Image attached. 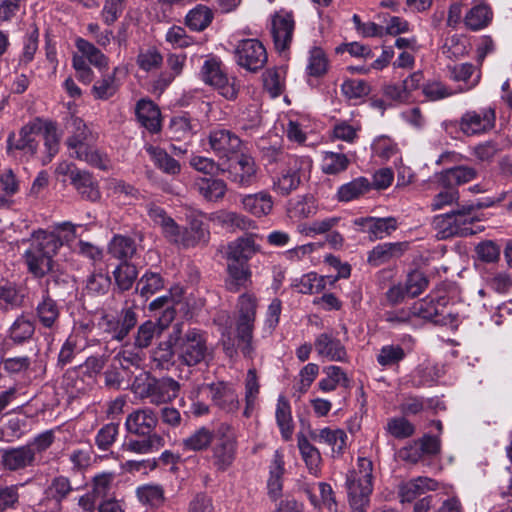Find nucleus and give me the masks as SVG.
I'll return each mask as SVG.
<instances>
[{
	"label": "nucleus",
	"mask_w": 512,
	"mask_h": 512,
	"mask_svg": "<svg viewBox=\"0 0 512 512\" xmlns=\"http://www.w3.org/2000/svg\"><path fill=\"white\" fill-rule=\"evenodd\" d=\"M29 247L24 253L29 272L42 277L52 269V257L62 246L61 239L53 232L38 231L29 240Z\"/></svg>",
	"instance_id": "f257e3e1"
},
{
	"label": "nucleus",
	"mask_w": 512,
	"mask_h": 512,
	"mask_svg": "<svg viewBox=\"0 0 512 512\" xmlns=\"http://www.w3.org/2000/svg\"><path fill=\"white\" fill-rule=\"evenodd\" d=\"M67 109L71 114L67 127L71 133L68 141V146L72 150L71 156L101 169H106V160L91 146L96 139V135L81 118L75 117L76 111L71 105Z\"/></svg>",
	"instance_id": "f03ea898"
},
{
	"label": "nucleus",
	"mask_w": 512,
	"mask_h": 512,
	"mask_svg": "<svg viewBox=\"0 0 512 512\" xmlns=\"http://www.w3.org/2000/svg\"><path fill=\"white\" fill-rule=\"evenodd\" d=\"M372 472V461L359 457L356 468L347 476L349 504L353 512H367L373 491Z\"/></svg>",
	"instance_id": "7ed1b4c3"
},
{
	"label": "nucleus",
	"mask_w": 512,
	"mask_h": 512,
	"mask_svg": "<svg viewBox=\"0 0 512 512\" xmlns=\"http://www.w3.org/2000/svg\"><path fill=\"white\" fill-rule=\"evenodd\" d=\"M478 220L474 205H463L435 218V225L441 238L473 235L474 224Z\"/></svg>",
	"instance_id": "20e7f679"
},
{
	"label": "nucleus",
	"mask_w": 512,
	"mask_h": 512,
	"mask_svg": "<svg viewBox=\"0 0 512 512\" xmlns=\"http://www.w3.org/2000/svg\"><path fill=\"white\" fill-rule=\"evenodd\" d=\"M256 298L251 294H242L238 299L239 318L237 321L238 346L245 357H251L254 348L252 333L256 317Z\"/></svg>",
	"instance_id": "39448f33"
},
{
	"label": "nucleus",
	"mask_w": 512,
	"mask_h": 512,
	"mask_svg": "<svg viewBox=\"0 0 512 512\" xmlns=\"http://www.w3.org/2000/svg\"><path fill=\"white\" fill-rule=\"evenodd\" d=\"M211 449V461L218 471H226L232 466L237 452V436L228 423L217 426V435Z\"/></svg>",
	"instance_id": "423d86ee"
},
{
	"label": "nucleus",
	"mask_w": 512,
	"mask_h": 512,
	"mask_svg": "<svg viewBox=\"0 0 512 512\" xmlns=\"http://www.w3.org/2000/svg\"><path fill=\"white\" fill-rule=\"evenodd\" d=\"M311 168L312 160L309 157L289 156L280 175L273 181V190L284 196L290 194L307 177Z\"/></svg>",
	"instance_id": "0eeeda50"
},
{
	"label": "nucleus",
	"mask_w": 512,
	"mask_h": 512,
	"mask_svg": "<svg viewBox=\"0 0 512 512\" xmlns=\"http://www.w3.org/2000/svg\"><path fill=\"white\" fill-rule=\"evenodd\" d=\"M202 81L214 87L227 100H234L238 95L235 78L227 75L222 61L216 57L207 58L200 70Z\"/></svg>",
	"instance_id": "6e6552de"
},
{
	"label": "nucleus",
	"mask_w": 512,
	"mask_h": 512,
	"mask_svg": "<svg viewBox=\"0 0 512 512\" xmlns=\"http://www.w3.org/2000/svg\"><path fill=\"white\" fill-rule=\"evenodd\" d=\"M176 349L180 361L187 366H195L208 355L207 339L203 331L191 328L178 338Z\"/></svg>",
	"instance_id": "1a4fd4ad"
},
{
	"label": "nucleus",
	"mask_w": 512,
	"mask_h": 512,
	"mask_svg": "<svg viewBox=\"0 0 512 512\" xmlns=\"http://www.w3.org/2000/svg\"><path fill=\"white\" fill-rule=\"evenodd\" d=\"M496 113L492 107H481L464 112L459 121V130L468 137L483 135L495 126Z\"/></svg>",
	"instance_id": "9d476101"
},
{
	"label": "nucleus",
	"mask_w": 512,
	"mask_h": 512,
	"mask_svg": "<svg viewBox=\"0 0 512 512\" xmlns=\"http://www.w3.org/2000/svg\"><path fill=\"white\" fill-rule=\"evenodd\" d=\"M236 63L249 72H257L267 62V52L258 39H243L234 51Z\"/></svg>",
	"instance_id": "9b49d317"
},
{
	"label": "nucleus",
	"mask_w": 512,
	"mask_h": 512,
	"mask_svg": "<svg viewBox=\"0 0 512 512\" xmlns=\"http://www.w3.org/2000/svg\"><path fill=\"white\" fill-rule=\"evenodd\" d=\"M44 127V120L35 118L21 128L18 139H16L14 133H10L7 139V151L10 153L19 150L27 155L34 156L38 149L36 138L42 135Z\"/></svg>",
	"instance_id": "f8f14e48"
},
{
	"label": "nucleus",
	"mask_w": 512,
	"mask_h": 512,
	"mask_svg": "<svg viewBox=\"0 0 512 512\" xmlns=\"http://www.w3.org/2000/svg\"><path fill=\"white\" fill-rule=\"evenodd\" d=\"M208 144L218 159L230 161L241 151L242 140L228 129L217 128L209 132Z\"/></svg>",
	"instance_id": "ddd939ff"
},
{
	"label": "nucleus",
	"mask_w": 512,
	"mask_h": 512,
	"mask_svg": "<svg viewBox=\"0 0 512 512\" xmlns=\"http://www.w3.org/2000/svg\"><path fill=\"white\" fill-rule=\"evenodd\" d=\"M137 323V314L133 307L123 308L119 315L105 314L100 322L101 329L111 338L122 341Z\"/></svg>",
	"instance_id": "4468645a"
},
{
	"label": "nucleus",
	"mask_w": 512,
	"mask_h": 512,
	"mask_svg": "<svg viewBox=\"0 0 512 512\" xmlns=\"http://www.w3.org/2000/svg\"><path fill=\"white\" fill-rule=\"evenodd\" d=\"M295 30L293 15L286 11L276 12L271 19V35L277 51H287L292 43Z\"/></svg>",
	"instance_id": "2eb2a0df"
},
{
	"label": "nucleus",
	"mask_w": 512,
	"mask_h": 512,
	"mask_svg": "<svg viewBox=\"0 0 512 512\" xmlns=\"http://www.w3.org/2000/svg\"><path fill=\"white\" fill-rule=\"evenodd\" d=\"M228 179L241 188H248L256 183L258 168L254 159L246 154H241L236 162L224 168Z\"/></svg>",
	"instance_id": "dca6fc26"
},
{
	"label": "nucleus",
	"mask_w": 512,
	"mask_h": 512,
	"mask_svg": "<svg viewBox=\"0 0 512 512\" xmlns=\"http://www.w3.org/2000/svg\"><path fill=\"white\" fill-rule=\"evenodd\" d=\"M180 385L169 377L152 379L148 382L145 395L149 402L154 405H161L171 402L178 396Z\"/></svg>",
	"instance_id": "f3484780"
},
{
	"label": "nucleus",
	"mask_w": 512,
	"mask_h": 512,
	"mask_svg": "<svg viewBox=\"0 0 512 512\" xmlns=\"http://www.w3.org/2000/svg\"><path fill=\"white\" fill-rule=\"evenodd\" d=\"M447 73L450 80L462 83L456 91L459 93L474 89L481 80V68L469 62L448 65Z\"/></svg>",
	"instance_id": "a211bd4d"
},
{
	"label": "nucleus",
	"mask_w": 512,
	"mask_h": 512,
	"mask_svg": "<svg viewBox=\"0 0 512 512\" xmlns=\"http://www.w3.org/2000/svg\"><path fill=\"white\" fill-rule=\"evenodd\" d=\"M158 417L150 408L137 409L131 412L125 421L127 432L134 435H153Z\"/></svg>",
	"instance_id": "6ab92c4d"
},
{
	"label": "nucleus",
	"mask_w": 512,
	"mask_h": 512,
	"mask_svg": "<svg viewBox=\"0 0 512 512\" xmlns=\"http://www.w3.org/2000/svg\"><path fill=\"white\" fill-rule=\"evenodd\" d=\"M447 300L445 297H434L428 295L425 298L415 301L413 309L418 326L425 321L439 323V317L443 314Z\"/></svg>",
	"instance_id": "aec40b11"
},
{
	"label": "nucleus",
	"mask_w": 512,
	"mask_h": 512,
	"mask_svg": "<svg viewBox=\"0 0 512 512\" xmlns=\"http://www.w3.org/2000/svg\"><path fill=\"white\" fill-rule=\"evenodd\" d=\"M314 348L319 357L329 361L345 362L347 352L341 341L331 333H320L314 341Z\"/></svg>",
	"instance_id": "412c9836"
},
{
	"label": "nucleus",
	"mask_w": 512,
	"mask_h": 512,
	"mask_svg": "<svg viewBox=\"0 0 512 512\" xmlns=\"http://www.w3.org/2000/svg\"><path fill=\"white\" fill-rule=\"evenodd\" d=\"M256 235L242 236L230 242L227 246V261L248 263L252 257L260 251V246L255 242Z\"/></svg>",
	"instance_id": "4be33fe9"
},
{
	"label": "nucleus",
	"mask_w": 512,
	"mask_h": 512,
	"mask_svg": "<svg viewBox=\"0 0 512 512\" xmlns=\"http://www.w3.org/2000/svg\"><path fill=\"white\" fill-rule=\"evenodd\" d=\"M440 484L429 477L419 476L403 482L399 485L398 495L401 502H412L421 495L429 492L436 491Z\"/></svg>",
	"instance_id": "5701e85b"
},
{
	"label": "nucleus",
	"mask_w": 512,
	"mask_h": 512,
	"mask_svg": "<svg viewBox=\"0 0 512 512\" xmlns=\"http://www.w3.org/2000/svg\"><path fill=\"white\" fill-rule=\"evenodd\" d=\"M240 203L245 212L256 218L268 216L271 214L274 207L273 197L265 190L242 195Z\"/></svg>",
	"instance_id": "b1692460"
},
{
	"label": "nucleus",
	"mask_w": 512,
	"mask_h": 512,
	"mask_svg": "<svg viewBox=\"0 0 512 512\" xmlns=\"http://www.w3.org/2000/svg\"><path fill=\"white\" fill-rule=\"evenodd\" d=\"M355 225L361 226L369 234L371 240L383 239L391 235L397 228L398 222L394 217L376 218L365 217L355 220Z\"/></svg>",
	"instance_id": "393cba45"
},
{
	"label": "nucleus",
	"mask_w": 512,
	"mask_h": 512,
	"mask_svg": "<svg viewBox=\"0 0 512 512\" xmlns=\"http://www.w3.org/2000/svg\"><path fill=\"white\" fill-rule=\"evenodd\" d=\"M212 402L227 413H234L239 409V399L232 385L224 382L209 385Z\"/></svg>",
	"instance_id": "a878e982"
},
{
	"label": "nucleus",
	"mask_w": 512,
	"mask_h": 512,
	"mask_svg": "<svg viewBox=\"0 0 512 512\" xmlns=\"http://www.w3.org/2000/svg\"><path fill=\"white\" fill-rule=\"evenodd\" d=\"M493 12L484 0H474L472 7L467 10L463 22L471 31H479L486 28L492 21Z\"/></svg>",
	"instance_id": "bb28decb"
},
{
	"label": "nucleus",
	"mask_w": 512,
	"mask_h": 512,
	"mask_svg": "<svg viewBox=\"0 0 512 512\" xmlns=\"http://www.w3.org/2000/svg\"><path fill=\"white\" fill-rule=\"evenodd\" d=\"M35 453L31 445H24L17 448H10L3 451L2 463L4 467L11 471L24 469L33 465Z\"/></svg>",
	"instance_id": "cd10ccee"
},
{
	"label": "nucleus",
	"mask_w": 512,
	"mask_h": 512,
	"mask_svg": "<svg viewBox=\"0 0 512 512\" xmlns=\"http://www.w3.org/2000/svg\"><path fill=\"white\" fill-rule=\"evenodd\" d=\"M71 184L81 195L83 199L89 201H97L101 197V193L97 182L87 171L69 170Z\"/></svg>",
	"instance_id": "c85d7f7f"
},
{
	"label": "nucleus",
	"mask_w": 512,
	"mask_h": 512,
	"mask_svg": "<svg viewBox=\"0 0 512 512\" xmlns=\"http://www.w3.org/2000/svg\"><path fill=\"white\" fill-rule=\"evenodd\" d=\"M407 242L382 243L375 246L368 254V263L372 266H380L392 259L401 257L408 249Z\"/></svg>",
	"instance_id": "c756f323"
},
{
	"label": "nucleus",
	"mask_w": 512,
	"mask_h": 512,
	"mask_svg": "<svg viewBox=\"0 0 512 512\" xmlns=\"http://www.w3.org/2000/svg\"><path fill=\"white\" fill-rule=\"evenodd\" d=\"M217 435V428L210 429L207 426L198 427L190 435L182 439L181 447L183 451L200 452L209 448Z\"/></svg>",
	"instance_id": "7c9ffc66"
},
{
	"label": "nucleus",
	"mask_w": 512,
	"mask_h": 512,
	"mask_svg": "<svg viewBox=\"0 0 512 512\" xmlns=\"http://www.w3.org/2000/svg\"><path fill=\"white\" fill-rule=\"evenodd\" d=\"M135 113L139 123L147 130L152 133L160 130V110L151 100H139L136 104Z\"/></svg>",
	"instance_id": "2f4dec72"
},
{
	"label": "nucleus",
	"mask_w": 512,
	"mask_h": 512,
	"mask_svg": "<svg viewBox=\"0 0 512 512\" xmlns=\"http://www.w3.org/2000/svg\"><path fill=\"white\" fill-rule=\"evenodd\" d=\"M227 273L225 285L231 292H238L251 284L252 272L248 263L228 262Z\"/></svg>",
	"instance_id": "473e14b6"
},
{
	"label": "nucleus",
	"mask_w": 512,
	"mask_h": 512,
	"mask_svg": "<svg viewBox=\"0 0 512 512\" xmlns=\"http://www.w3.org/2000/svg\"><path fill=\"white\" fill-rule=\"evenodd\" d=\"M143 439L127 438L122 444V450L135 454H150L164 446V439L159 434L141 435Z\"/></svg>",
	"instance_id": "72a5a7b5"
},
{
	"label": "nucleus",
	"mask_w": 512,
	"mask_h": 512,
	"mask_svg": "<svg viewBox=\"0 0 512 512\" xmlns=\"http://www.w3.org/2000/svg\"><path fill=\"white\" fill-rule=\"evenodd\" d=\"M211 220L229 230H248L255 227L253 220L234 211L220 210L213 214Z\"/></svg>",
	"instance_id": "f704fd0d"
},
{
	"label": "nucleus",
	"mask_w": 512,
	"mask_h": 512,
	"mask_svg": "<svg viewBox=\"0 0 512 512\" xmlns=\"http://www.w3.org/2000/svg\"><path fill=\"white\" fill-rule=\"evenodd\" d=\"M297 446L309 473L318 476L322 462L319 450L302 434L297 436Z\"/></svg>",
	"instance_id": "c9c22d12"
},
{
	"label": "nucleus",
	"mask_w": 512,
	"mask_h": 512,
	"mask_svg": "<svg viewBox=\"0 0 512 512\" xmlns=\"http://www.w3.org/2000/svg\"><path fill=\"white\" fill-rule=\"evenodd\" d=\"M312 440L318 443H325L332 447L333 451L342 453L345 446L347 435L342 429H331L329 427L322 428L318 431L310 433Z\"/></svg>",
	"instance_id": "e433bc0d"
},
{
	"label": "nucleus",
	"mask_w": 512,
	"mask_h": 512,
	"mask_svg": "<svg viewBox=\"0 0 512 512\" xmlns=\"http://www.w3.org/2000/svg\"><path fill=\"white\" fill-rule=\"evenodd\" d=\"M196 186L200 195L211 202L223 199L227 192L226 182L218 178H199Z\"/></svg>",
	"instance_id": "4c0bfd02"
},
{
	"label": "nucleus",
	"mask_w": 512,
	"mask_h": 512,
	"mask_svg": "<svg viewBox=\"0 0 512 512\" xmlns=\"http://www.w3.org/2000/svg\"><path fill=\"white\" fill-rule=\"evenodd\" d=\"M351 163L348 154L334 151L322 152L321 170L327 175H338L346 171Z\"/></svg>",
	"instance_id": "58836bf2"
},
{
	"label": "nucleus",
	"mask_w": 512,
	"mask_h": 512,
	"mask_svg": "<svg viewBox=\"0 0 512 512\" xmlns=\"http://www.w3.org/2000/svg\"><path fill=\"white\" fill-rule=\"evenodd\" d=\"M24 294L20 287L9 281L0 282V308L9 311L22 306Z\"/></svg>",
	"instance_id": "ea45409f"
},
{
	"label": "nucleus",
	"mask_w": 512,
	"mask_h": 512,
	"mask_svg": "<svg viewBox=\"0 0 512 512\" xmlns=\"http://www.w3.org/2000/svg\"><path fill=\"white\" fill-rule=\"evenodd\" d=\"M118 68H114L112 73L103 75L92 86L91 93L96 100H108L113 97L118 89L119 83L116 79Z\"/></svg>",
	"instance_id": "a19ab883"
},
{
	"label": "nucleus",
	"mask_w": 512,
	"mask_h": 512,
	"mask_svg": "<svg viewBox=\"0 0 512 512\" xmlns=\"http://www.w3.org/2000/svg\"><path fill=\"white\" fill-rule=\"evenodd\" d=\"M139 502L149 508H159L165 502L164 489L158 484H144L136 489Z\"/></svg>",
	"instance_id": "79ce46f5"
},
{
	"label": "nucleus",
	"mask_w": 512,
	"mask_h": 512,
	"mask_svg": "<svg viewBox=\"0 0 512 512\" xmlns=\"http://www.w3.org/2000/svg\"><path fill=\"white\" fill-rule=\"evenodd\" d=\"M213 20V12L206 5L198 4L185 17V24L192 31L205 30Z\"/></svg>",
	"instance_id": "37998d69"
},
{
	"label": "nucleus",
	"mask_w": 512,
	"mask_h": 512,
	"mask_svg": "<svg viewBox=\"0 0 512 512\" xmlns=\"http://www.w3.org/2000/svg\"><path fill=\"white\" fill-rule=\"evenodd\" d=\"M371 189V182L365 177H358L341 185L337 191L340 201L349 202L359 198Z\"/></svg>",
	"instance_id": "c03bdc74"
},
{
	"label": "nucleus",
	"mask_w": 512,
	"mask_h": 512,
	"mask_svg": "<svg viewBox=\"0 0 512 512\" xmlns=\"http://www.w3.org/2000/svg\"><path fill=\"white\" fill-rule=\"evenodd\" d=\"M276 421L284 440L291 439L293 434V420L289 402L282 396L278 398L276 406Z\"/></svg>",
	"instance_id": "a18cd8bd"
},
{
	"label": "nucleus",
	"mask_w": 512,
	"mask_h": 512,
	"mask_svg": "<svg viewBox=\"0 0 512 512\" xmlns=\"http://www.w3.org/2000/svg\"><path fill=\"white\" fill-rule=\"evenodd\" d=\"M323 372L326 374V377L318 382L320 391L328 393L334 391L339 385L348 386V377L341 367L331 365L324 368Z\"/></svg>",
	"instance_id": "49530a36"
},
{
	"label": "nucleus",
	"mask_w": 512,
	"mask_h": 512,
	"mask_svg": "<svg viewBox=\"0 0 512 512\" xmlns=\"http://www.w3.org/2000/svg\"><path fill=\"white\" fill-rule=\"evenodd\" d=\"M442 54L453 61L459 60L469 52V43L465 36L454 34L447 37L442 48Z\"/></svg>",
	"instance_id": "de8ad7c7"
},
{
	"label": "nucleus",
	"mask_w": 512,
	"mask_h": 512,
	"mask_svg": "<svg viewBox=\"0 0 512 512\" xmlns=\"http://www.w3.org/2000/svg\"><path fill=\"white\" fill-rule=\"evenodd\" d=\"M42 135L44 138L45 157L43 163L46 164L54 158L60 151V136L57 134V128L54 122L44 120Z\"/></svg>",
	"instance_id": "09e8293b"
},
{
	"label": "nucleus",
	"mask_w": 512,
	"mask_h": 512,
	"mask_svg": "<svg viewBox=\"0 0 512 512\" xmlns=\"http://www.w3.org/2000/svg\"><path fill=\"white\" fill-rule=\"evenodd\" d=\"M441 175L445 182L454 187L476 179L478 172L474 167L459 165L444 170Z\"/></svg>",
	"instance_id": "8fccbe9b"
},
{
	"label": "nucleus",
	"mask_w": 512,
	"mask_h": 512,
	"mask_svg": "<svg viewBox=\"0 0 512 512\" xmlns=\"http://www.w3.org/2000/svg\"><path fill=\"white\" fill-rule=\"evenodd\" d=\"M146 152L149 154L154 164L165 173L174 175L180 172L178 161L168 155L167 152L160 147L149 145L146 147Z\"/></svg>",
	"instance_id": "3c124183"
},
{
	"label": "nucleus",
	"mask_w": 512,
	"mask_h": 512,
	"mask_svg": "<svg viewBox=\"0 0 512 512\" xmlns=\"http://www.w3.org/2000/svg\"><path fill=\"white\" fill-rule=\"evenodd\" d=\"M197 128V121L191 119L188 115L173 117L170 123V132L172 136L178 140L191 137L196 133Z\"/></svg>",
	"instance_id": "603ef678"
},
{
	"label": "nucleus",
	"mask_w": 512,
	"mask_h": 512,
	"mask_svg": "<svg viewBox=\"0 0 512 512\" xmlns=\"http://www.w3.org/2000/svg\"><path fill=\"white\" fill-rule=\"evenodd\" d=\"M328 70V59L320 47L314 46L309 50L306 72L309 76L320 77Z\"/></svg>",
	"instance_id": "864d4df0"
},
{
	"label": "nucleus",
	"mask_w": 512,
	"mask_h": 512,
	"mask_svg": "<svg viewBox=\"0 0 512 512\" xmlns=\"http://www.w3.org/2000/svg\"><path fill=\"white\" fill-rule=\"evenodd\" d=\"M76 47L88 59L90 64L96 68L102 70L108 67V58L89 41L77 38Z\"/></svg>",
	"instance_id": "5fc2aeb1"
},
{
	"label": "nucleus",
	"mask_w": 512,
	"mask_h": 512,
	"mask_svg": "<svg viewBox=\"0 0 512 512\" xmlns=\"http://www.w3.org/2000/svg\"><path fill=\"white\" fill-rule=\"evenodd\" d=\"M19 185L12 170L0 174V209L9 208L12 196L18 192Z\"/></svg>",
	"instance_id": "6e6d98bb"
},
{
	"label": "nucleus",
	"mask_w": 512,
	"mask_h": 512,
	"mask_svg": "<svg viewBox=\"0 0 512 512\" xmlns=\"http://www.w3.org/2000/svg\"><path fill=\"white\" fill-rule=\"evenodd\" d=\"M109 253L119 260L126 261L128 258H131L135 251L136 245L134 240L129 237L116 235L113 237L109 244Z\"/></svg>",
	"instance_id": "4d7b16f0"
},
{
	"label": "nucleus",
	"mask_w": 512,
	"mask_h": 512,
	"mask_svg": "<svg viewBox=\"0 0 512 512\" xmlns=\"http://www.w3.org/2000/svg\"><path fill=\"white\" fill-rule=\"evenodd\" d=\"M421 89L426 100L432 102L449 98L456 93L445 83L436 79L426 81L421 86Z\"/></svg>",
	"instance_id": "13d9d810"
},
{
	"label": "nucleus",
	"mask_w": 512,
	"mask_h": 512,
	"mask_svg": "<svg viewBox=\"0 0 512 512\" xmlns=\"http://www.w3.org/2000/svg\"><path fill=\"white\" fill-rule=\"evenodd\" d=\"M164 287V281L158 273L146 272L137 282L136 292L148 299Z\"/></svg>",
	"instance_id": "bf43d9fd"
},
{
	"label": "nucleus",
	"mask_w": 512,
	"mask_h": 512,
	"mask_svg": "<svg viewBox=\"0 0 512 512\" xmlns=\"http://www.w3.org/2000/svg\"><path fill=\"white\" fill-rule=\"evenodd\" d=\"M166 239L184 248L194 247L202 242L200 238H196V236L192 234L189 227H181L177 223H175V225L172 224V227L170 226L169 235Z\"/></svg>",
	"instance_id": "052dcab7"
},
{
	"label": "nucleus",
	"mask_w": 512,
	"mask_h": 512,
	"mask_svg": "<svg viewBox=\"0 0 512 512\" xmlns=\"http://www.w3.org/2000/svg\"><path fill=\"white\" fill-rule=\"evenodd\" d=\"M413 304L409 307L387 311L384 314L385 321L394 326H409L416 328L418 327Z\"/></svg>",
	"instance_id": "680f3d73"
},
{
	"label": "nucleus",
	"mask_w": 512,
	"mask_h": 512,
	"mask_svg": "<svg viewBox=\"0 0 512 512\" xmlns=\"http://www.w3.org/2000/svg\"><path fill=\"white\" fill-rule=\"evenodd\" d=\"M34 333L33 323L25 316H19L9 328V338L14 343H23Z\"/></svg>",
	"instance_id": "e2e57ef3"
},
{
	"label": "nucleus",
	"mask_w": 512,
	"mask_h": 512,
	"mask_svg": "<svg viewBox=\"0 0 512 512\" xmlns=\"http://www.w3.org/2000/svg\"><path fill=\"white\" fill-rule=\"evenodd\" d=\"M137 269L134 265L123 261L113 272L117 287L121 291L129 290L137 278Z\"/></svg>",
	"instance_id": "0e129e2a"
},
{
	"label": "nucleus",
	"mask_w": 512,
	"mask_h": 512,
	"mask_svg": "<svg viewBox=\"0 0 512 512\" xmlns=\"http://www.w3.org/2000/svg\"><path fill=\"white\" fill-rule=\"evenodd\" d=\"M386 431L394 438L405 439L415 433V426L405 417H393L388 419Z\"/></svg>",
	"instance_id": "69168bd1"
},
{
	"label": "nucleus",
	"mask_w": 512,
	"mask_h": 512,
	"mask_svg": "<svg viewBox=\"0 0 512 512\" xmlns=\"http://www.w3.org/2000/svg\"><path fill=\"white\" fill-rule=\"evenodd\" d=\"M325 285L324 277L310 272L303 275L295 284V287L302 294H317L325 288Z\"/></svg>",
	"instance_id": "338daca9"
},
{
	"label": "nucleus",
	"mask_w": 512,
	"mask_h": 512,
	"mask_svg": "<svg viewBox=\"0 0 512 512\" xmlns=\"http://www.w3.org/2000/svg\"><path fill=\"white\" fill-rule=\"evenodd\" d=\"M108 191L125 203H131L138 198V190L122 180L110 179L107 183Z\"/></svg>",
	"instance_id": "774afa93"
}]
</instances>
